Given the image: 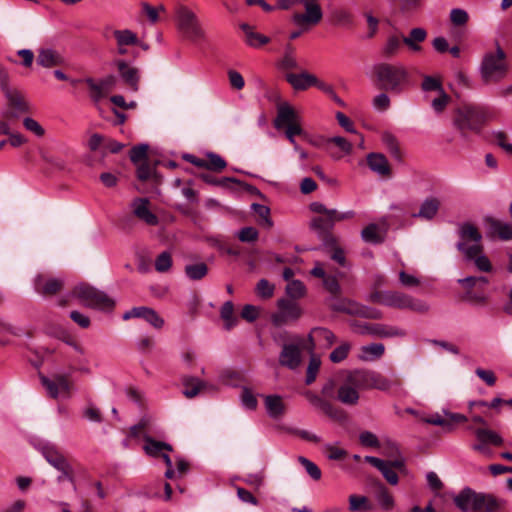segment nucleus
I'll use <instances>...</instances> for the list:
<instances>
[{"label":"nucleus","instance_id":"f257e3e1","mask_svg":"<svg viewBox=\"0 0 512 512\" xmlns=\"http://www.w3.org/2000/svg\"><path fill=\"white\" fill-rule=\"evenodd\" d=\"M312 212L318 214L310 221V228L317 234L318 238L325 246H334L336 238L332 230L337 222L354 218L355 212L352 210L340 212L334 208H327L321 202H312L309 205Z\"/></svg>","mask_w":512,"mask_h":512},{"label":"nucleus","instance_id":"f03ea898","mask_svg":"<svg viewBox=\"0 0 512 512\" xmlns=\"http://www.w3.org/2000/svg\"><path fill=\"white\" fill-rule=\"evenodd\" d=\"M373 71L379 88L394 95L402 94L411 84L410 73L402 64L379 63Z\"/></svg>","mask_w":512,"mask_h":512},{"label":"nucleus","instance_id":"7ed1b4c3","mask_svg":"<svg viewBox=\"0 0 512 512\" xmlns=\"http://www.w3.org/2000/svg\"><path fill=\"white\" fill-rule=\"evenodd\" d=\"M369 300L390 308L410 310L418 314H426L430 311V305L426 301L402 291H375L370 294Z\"/></svg>","mask_w":512,"mask_h":512},{"label":"nucleus","instance_id":"20e7f679","mask_svg":"<svg viewBox=\"0 0 512 512\" xmlns=\"http://www.w3.org/2000/svg\"><path fill=\"white\" fill-rule=\"evenodd\" d=\"M455 505L462 512H496L498 500L491 494L477 493L471 488H464L454 497Z\"/></svg>","mask_w":512,"mask_h":512},{"label":"nucleus","instance_id":"39448f33","mask_svg":"<svg viewBox=\"0 0 512 512\" xmlns=\"http://www.w3.org/2000/svg\"><path fill=\"white\" fill-rule=\"evenodd\" d=\"M483 121L480 109L472 105L457 108L453 118V124L463 138H467L469 132H479Z\"/></svg>","mask_w":512,"mask_h":512},{"label":"nucleus","instance_id":"423d86ee","mask_svg":"<svg viewBox=\"0 0 512 512\" xmlns=\"http://www.w3.org/2000/svg\"><path fill=\"white\" fill-rule=\"evenodd\" d=\"M73 295L85 306L93 309L111 311L115 306L114 300L106 293L87 284L77 285L73 290Z\"/></svg>","mask_w":512,"mask_h":512},{"label":"nucleus","instance_id":"0eeeda50","mask_svg":"<svg viewBox=\"0 0 512 512\" xmlns=\"http://www.w3.org/2000/svg\"><path fill=\"white\" fill-rule=\"evenodd\" d=\"M273 125L277 130L285 129L286 138H295V136L304 133L300 116L287 103L278 106L277 116L273 121Z\"/></svg>","mask_w":512,"mask_h":512},{"label":"nucleus","instance_id":"6e6552de","mask_svg":"<svg viewBox=\"0 0 512 512\" xmlns=\"http://www.w3.org/2000/svg\"><path fill=\"white\" fill-rule=\"evenodd\" d=\"M505 58V52L499 46H497L495 53L489 52L484 56L480 72L486 82L498 81L506 75L507 64Z\"/></svg>","mask_w":512,"mask_h":512},{"label":"nucleus","instance_id":"1a4fd4ad","mask_svg":"<svg viewBox=\"0 0 512 512\" xmlns=\"http://www.w3.org/2000/svg\"><path fill=\"white\" fill-rule=\"evenodd\" d=\"M177 27L179 31L191 41L204 39L205 32L195 15V13L185 6L177 9L176 13Z\"/></svg>","mask_w":512,"mask_h":512},{"label":"nucleus","instance_id":"9d476101","mask_svg":"<svg viewBox=\"0 0 512 512\" xmlns=\"http://www.w3.org/2000/svg\"><path fill=\"white\" fill-rule=\"evenodd\" d=\"M6 99L7 109L2 112V117L18 119L21 115L31 112V104L24 94L15 87H8L2 91Z\"/></svg>","mask_w":512,"mask_h":512},{"label":"nucleus","instance_id":"9b49d317","mask_svg":"<svg viewBox=\"0 0 512 512\" xmlns=\"http://www.w3.org/2000/svg\"><path fill=\"white\" fill-rule=\"evenodd\" d=\"M294 342L284 344L279 355L280 365L291 370L298 368L301 364V350L306 349L307 345L300 337L293 338Z\"/></svg>","mask_w":512,"mask_h":512},{"label":"nucleus","instance_id":"f8f14e48","mask_svg":"<svg viewBox=\"0 0 512 512\" xmlns=\"http://www.w3.org/2000/svg\"><path fill=\"white\" fill-rule=\"evenodd\" d=\"M277 306L278 311L271 317L272 323L276 327L297 321L302 315V309L296 302L280 299L278 300Z\"/></svg>","mask_w":512,"mask_h":512},{"label":"nucleus","instance_id":"ddd939ff","mask_svg":"<svg viewBox=\"0 0 512 512\" xmlns=\"http://www.w3.org/2000/svg\"><path fill=\"white\" fill-rule=\"evenodd\" d=\"M317 1L318 0H292L293 3H300L305 7V13H295L292 16V21L299 26L318 24L323 17V13Z\"/></svg>","mask_w":512,"mask_h":512},{"label":"nucleus","instance_id":"4468645a","mask_svg":"<svg viewBox=\"0 0 512 512\" xmlns=\"http://www.w3.org/2000/svg\"><path fill=\"white\" fill-rule=\"evenodd\" d=\"M40 380L50 397L69 396L72 384L67 375L55 374L51 378L42 375Z\"/></svg>","mask_w":512,"mask_h":512},{"label":"nucleus","instance_id":"2eb2a0df","mask_svg":"<svg viewBox=\"0 0 512 512\" xmlns=\"http://www.w3.org/2000/svg\"><path fill=\"white\" fill-rule=\"evenodd\" d=\"M84 82L89 88L91 100L98 104L115 87L117 79L114 75H107L98 82L92 78H86Z\"/></svg>","mask_w":512,"mask_h":512},{"label":"nucleus","instance_id":"dca6fc26","mask_svg":"<svg viewBox=\"0 0 512 512\" xmlns=\"http://www.w3.org/2000/svg\"><path fill=\"white\" fill-rule=\"evenodd\" d=\"M361 334H368L378 338H402L406 336V331L400 327L386 325L381 323H365L359 326Z\"/></svg>","mask_w":512,"mask_h":512},{"label":"nucleus","instance_id":"f3484780","mask_svg":"<svg viewBox=\"0 0 512 512\" xmlns=\"http://www.w3.org/2000/svg\"><path fill=\"white\" fill-rule=\"evenodd\" d=\"M335 340L336 336L331 330L324 327H315L308 334L306 350L309 353H312L317 346L328 348L335 342Z\"/></svg>","mask_w":512,"mask_h":512},{"label":"nucleus","instance_id":"a211bd4d","mask_svg":"<svg viewBox=\"0 0 512 512\" xmlns=\"http://www.w3.org/2000/svg\"><path fill=\"white\" fill-rule=\"evenodd\" d=\"M131 318H143L156 329H161L164 325V319L154 309L146 306L134 307L124 313V320Z\"/></svg>","mask_w":512,"mask_h":512},{"label":"nucleus","instance_id":"6ab92c4d","mask_svg":"<svg viewBox=\"0 0 512 512\" xmlns=\"http://www.w3.org/2000/svg\"><path fill=\"white\" fill-rule=\"evenodd\" d=\"M133 214L147 225L155 226L159 223L158 217L150 210V201L147 198H135L131 203Z\"/></svg>","mask_w":512,"mask_h":512},{"label":"nucleus","instance_id":"aec40b11","mask_svg":"<svg viewBox=\"0 0 512 512\" xmlns=\"http://www.w3.org/2000/svg\"><path fill=\"white\" fill-rule=\"evenodd\" d=\"M311 275L323 280V286L325 290L332 296H338L341 293V287L339 285L338 276L327 274L320 263H316L314 268L310 271Z\"/></svg>","mask_w":512,"mask_h":512},{"label":"nucleus","instance_id":"412c9836","mask_svg":"<svg viewBox=\"0 0 512 512\" xmlns=\"http://www.w3.org/2000/svg\"><path fill=\"white\" fill-rule=\"evenodd\" d=\"M360 399L358 388L350 382V377L347 376L344 383L337 389V400L344 405L354 406L357 405Z\"/></svg>","mask_w":512,"mask_h":512},{"label":"nucleus","instance_id":"4be33fe9","mask_svg":"<svg viewBox=\"0 0 512 512\" xmlns=\"http://www.w3.org/2000/svg\"><path fill=\"white\" fill-rule=\"evenodd\" d=\"M43 456L50 465L60 472H63V474L72 481L71 467L65 457L58 450L52 447H47L43 450Z\"/></svg>","mask_w":512,"mask_h":512},{"label":"nucleus","instance_id":"5701e85b","mask_svg":"<svg viewBox=\"0 0 512 512\" xmlns=\"http://www.w3.org/2000/svg\"><path fill=\"white\" fill-rule=\"evenodd\" d=\"M63 280L60 278H47L39 275L35 279V290L44 296H51L59 292L63 287Z\"/></svg>","mask_w":512,"mask_h":512},{"label":"nucleus","instance_id":"b1692460","mask_svg":"<svg viewBox=\"0 0 512 512\" xmlns=\"http://www.w3.org/2000/svg\"><path fill=\"white\" fill-rule=\"evenodd\" d=\"M116 65L123 81L130 87L132 91H138L140 80L139 70L123 60L117 61Z\"/></svg>","mask_w":512,"mask_h":512},{"label":"nucleus","instance_id":"393cba45","mask_svg":"<svg viewBox=\"0 0 512 512\" xmlns=\"http://www.w3.org/2000/svg\"><path fill=\"white\" fill-rule=\"evenodd\" d=\"M36 61L38 65L47 69L61 66L65 63L64 57L52 48L39 49Z\"/></svg>","mask_w":512,"mask_h":512},{"label":"nucleus","instance_id":"a878e982","mask_svg":"<svg viewBox=\"0 0 512 512\" xmlns=\"http://www.w3.org/2000/svg\"><path fill=\"white\" fill-rule=\"evenodd\" d=\"M369 168L381 177L391 176V167L387 158L381 153H369L367 155Z\"/></svg>","mask_w":512,"mask_h":512},{"label":"nucleus","instance_id":"bb28decb","mask_svg":"<svg viewBox=\"0 0 512 512\" xmlns=\"http://www.w3.org/2000/svg\"><path fill=\"white\" fill-rule=\"evenodd\" d=\"M304 395L312 406L321 410L327 416L337 420L340 418V412L327 400L311 391H307Z\"/></svg>","mask_w":512,"mask_h":512},{"label":"nucleus","instance_id":"cd10ccee","mask_svg":"<svg viewBox=\"0 0 512 512\" xmlns=\"http://www.w3.org/2000/svg\"><path fill=\"white\" fill-rule=\"evenodd\" d=\"M441 202L436 197H427L423 200L420 205L419 211L413 214V217L424 219V220H433L440 209Z\"/></svg>","mask_w":512,"mask_h":512},{"label":"nucleus","instance_id":"c85d7f7f","mask_svg":"<svg viewBox=\"0 0 512 512\" xmlns=\"http://www.w3.org/2000/svg\"><path fill=\"white\" fill-rule=\"evenodd\" d=\"M286 80L295 90L299 91L306 90L310 86H314V83H317V77L308 72H301L299 74L288 73Z\"/></svg>","mask_w":512,"mask_h":512},{"label":"nucleus","instance_id":"c756f323","mask_svg":"<svg viewBox=\"0 0 512 512\" xmlns=\"http://www.w3.org/2000/svg\"><path fill=\"white\" fill-rule=\"evenodd\" d=\"M365 461L377 468L389 484L396 485L398 483V475L387 461L374 456H366Z\"/></svg>","mask_w":512,"mask_h":512},{"label":"nucleus","instance_id":"7c9ffc66","mask_svg":"<svg viewBox=\"0 0 512 512\" xmlns=\"http://www.w3.org/2000/svg\"><path fill=\"white\" fill-rule=\"evenodd\" d=\"M240 28L242 29V31L245 34L246 44L249 45L250 47L259 48L262 45L269 43V41H270V39L267 36L255 32L253 27L246 23H242L240 25Z\"/></svg>","mask_w":512,"mask_h":512},{"label":"nucleus","instance_id":"2f4dec72","mask_svg":"<svg viewBox=\"0 0 512 512\" xmlns=\"http://www.w3.org/2000/svg\"><path fill=\"white\" fill-rule=\"evenodd\" d=\"M267 414L274 419L281 417L285 412V405L279 395H268L264 399Z\"/></svg>","mask_w":512,"mask_h":512},{"label":"nucleus","instance_id":"473e14b6","mask_svg":"<svg viewBox=\"0 0 512 512\" xmlns=\"http://www.w3.org/2000/svg\"><path fill=\"white\" fill-rule=\"evenodd\" d=\"M427 37V33L423 28H413L407 37H403L402 41L413 52L421 50L420 43Z\"/></svg>","mask_w":512,"mask_h":512},{"label":"nucleus","instance_id":"72a5a7b5","mask_svg":"<svg viewBox=\"0 0 512 512\" xmlns=\"http://www.w3.org/2000/svg\"><path fill=\"white\" fill-rule=\"evenodd\" d=\"M385 347L382 343H372L360 348L359 359L365 362L379 359L383 356Z\"/></svg>","mask_w":512,"mask_h":512},{"label":"nucleus","instance_id":"f704fd0d","mask_svg":"<svg viewBox=\"0 0 512 512\" xmlns=\"http://www.w3.org/2000/svg\"><path fill=\"white\" fill-rule=\"evenodd\" d=\"M350 382L353 383L358 390H370V370L358 369L348 374Z\"/></svg>","mask_w":512,"mask_h":512},{"label":"nucleus","instance_id":"c9c22d12","mask_svg":"<svg viewBox=\"0 0 512 512\" xmlns=\"http://www.w3.org/2000/svg\"><path fill=\"white\" fill-rule=\"evenodd\" d=\"M182 384L184 386L183 394L187 398H194L205 387V383L203 381L190 376L183 377Z\"/></svg>","mask_w":512,"mask_h":512},{"label":"nucleus","instance_id":"e433bc0d","mask_svg":"<svg viewBox=\"0 0 512 512\" xmlns=\"http://www.w3.org/2000/svg\"><path fill=\"white\" fill-rule=\"evenodd\" d=\"M474 433L477 440L483 444H492L494 446H500L503 444V438L493 430L477 428Z\"/></svg>","mask_w":512,"mask_h":512},{"label":"nucleus","instance_id":"4c0bfd02","mask_svg":"<svg viewBox=\"0 0 512 512\" xmlns=\"http://www.w3.org/2000/svg\"><path fill=\"white\" fill-rule=\"evenodd\" d=\"M381 140L391 156L396 160L401 161L403 155L397 138L390 132H383L381 135Z\"/></svg>","mask_w":512,"mask_h":512},{"label":"nucleus","instance_id":"58836bf2","mask_svg":"<svg viewBox=\"0 0 512 512\" xmlns=\"http://www.w3.org/2000/svg\"><path fill=\"white\" fill-rule=\"evenodd\" d=\"M363 241L379 244L384 240V231L376 224H369L361 231Z\"/></svg>","mask_w":512,"mask_h":512},{"label":"nucleus","instance_id":"ea45409f","mask_svg":"<svg viewBox=\"0 0 512 512\" xmlns=\"http://www.w3.org/2000/svg\"><path fill=\"white\" fill-rule=\"evenodd\" d=\"M489 229L491 234L498 235L502 240L512 239V225L510 223L491 220Z\"/></svg>","mask_w":512,"mask_h":512},{"label":"nucleus","instance_id":"a19ab883","mask_svg":"<svg viewBox=\"0 0 512 512\" xmlns=\"http://www.w3.org/2000/svg\"><path fill=\"white\" fill-rule=\"evenodd\" d=\"M349 510L351 512H370L373 510V505L367 497L354 494L349 496Z\"/></svg>","mask_w":512,"mask_h":512},{"label":"nucleus","instance_id":"79ce46f5","mask_svg":"<svg viewBox=\"0 0 512 512\" xmlns=\"http://www.w3.org/2000/svg\"><path fill=\"white\" fill-rule=\"evenodd\" d=\"M375 497L383 510L389 511L394 507V499L383 484H377Z\"/></svg>","mask_w":512,"mask_h":512},{"label":"nucleus","instance_id":"37998d69","mask_svg":"<svg viewBox=\"0 0 512 512\" xmlns=\"http://www.w3.org/2000/svg\"><path fill=\"white\" fill-rule=\"evenodd\" d=\"M251 208L259 217L257 222L260 226H262L265 229H270L273 226V221L270 218L269 207L262 204L253 203L251 205Z\"/></svg>","mask_w":512,"mask_h":512},{"label":"nucleus","instance_id":"c03bdc74","mask_svg":"<svg viewBox=\"0 0 512 512\" xmlns=\"http://www.w3.org/2000/svg\"><path fill=\"white\" fill-rule=\"evenodd\" d=\"M402 39L397 35H390L382 47V55L386 58L395 56L402 45Z\"/></svg>","mask_w":512,"mask_h":512},{"label":"nucleus","instance_id":"a18cd8bd","mask_svg":"<svg viewBox=\"0 0 512 512\" xmlns=\"http://www.w3.org/2000/svg\"><path fill=\"white\" fill-rule=\"evenodd\" d=\"M114 37L117 41L118 47H123L127 45H135L138 42V38L134 32L128 29L124 30H115L113 32Z\"/></svg>","mask_w":512,"mask_h":512},{"label":"nucleus","instance_id":"49530a36","mask_svg":"<svg viewBox=\"0 0 512 512\" xmlns=\"http://www.w3.org/2000/svg\"><path fill=\"white\" fill-rule=\"evenodd\" d=\"M392 383L381 373L370 370V389H378L381 391H387L390 389Z\"/></svg>","mask_w":512,"mask_h":512},{"label":"nucleus","instance_id":"de8ad7c7","mask_svg":"<svg viewBox=\"0 0 512 512\" xmlns=\"http://www.w3.org/2000/svg\"><path fill=\"white\" fill-rule=\"evenodd\" d=\"M371 103L373 109L380 113L388 111L391 107L390 96L388 95V92L385 90L375 95Z\"/></svg>","mask_w":512,"mask_h":512},{"label":"nucleus","instance_id":"09e8293b","mask_svg":"<svg viewBox=\"0 0 512 512\" xmlns=\"http://www.w3.org/2000/svg\"><path fill=\"white\" fill-rule=\"evenodd\" d=\"M328 144H333L340 149L341 153L331 152V155L336 159L341 158L343 154H350L352 151V144L344 137H332L328 140Z\"/></svg>","mask_w":512,"mask_h":512},{"label":"nucleus","instance_id":"8fccbe9b","mask_svg":"<svg viewBox=\"0 0 512 512\" xmlns=\"http://www.w3.org/2000/svg\"><path fill=\"white\" fill-rule=\"evenodd\" d=\"M144 449L147 454L152 455V456H158V455H161L164 451H171L172 448L167 443L155 441L151 438H148L146 440Z\"/></svg>","mask_w":512,"mask_h":512},{"label":"nucleus","instance_id":"3c124183","mask_svg":"<svg viewBox=\"0 0 512 512\" xmlns=\"http://www.w3.org/2000/svg\"><path fill=\"white\" fill-rule=\"evenodd\" d=\"M310 354H311V357H310L309 364L307 367L306 379H305V383L307 385H310L315 381L317 374L319 372V369H320V365H321L320 358L318 356H316L314 354V352H312Z\"/></svg>","mask_w":512,"mask_h":512},{"label":"nucleus","instance_id":"603ef678","mask_svg":"<svg viewBox=\"0 0 512 512\" xmlns=\"http://www.w3.org/2000/svg\"><path fill=\"white\" fill-rule=\"evenodd\" d=\"M221 317L225 321V328L227 330L232 329L236 325L237 319L234 317V305L231 301H227L223 304Z\"/></svg>","mask_w":512,"mask_h":512},{"label":"nucleus","instance_id":"864d4df0","mask_svg":"<svg viewBox=\"0 0 512 512\" xmlns=\"http://www.w3.org/2000/svg\"><path fill=\"white\" fill-rule=\"evenodd\" d=\"M208 267L205 263L187 265L185 273L191 280H200L206 276Z\"/></svg>","mask_w":512,"mask_h":512},{"label":"nucleus","instance_id":"5fc2aeb1","mask_svg":"<svg viewBox=\"0 0 512 512\" xmlns=\"http://www.w3.org/2000/svg\"><path fill=\"white\" fill-rule=\"evenodd\" d=\"M286 294L293 299L302 298L306 294V287L300 280H292L286 286Z\"/></svg>","mask_w":512,"mask_h":512},{"label":"nucleus","instance_id":"6e6d98bb","mask_svg":"<svg viewBox=\"0 0 512 512\" xmlns=\"http://www.w3.org/2000/svg\"><path fill=\"white\" fill-rule=\"evenodd\" d=\"M299 463L305 468L307 474L315 481L321 479L322 473L320 468L312 461L304 456L298 457Z\"/></svg>","mask_w":512,"mask_h":512},{"label":"nucleus","instance_id":"4d7b16f0","mask_svg":"<svg viewBox=\"0 0 512 512\" xmlns=\"http://www.w3.org/2000/svg\"><path fill=\"white\" fill-rule=\"evenodd\" d=\"M458 249L462 251L468 259H475L481 254L482 250L479 242H474L473 244L462 242L458 244Z\"/></svg>","mask_w":512,"mask_h":512},{"label":"nucleus","instance_id":"13d9d810","mask_svg":"<svg viewBox=\"0 0 512 512\" xmlns=\"http://www.w3.org/2000/svg\"><path fill=\"white\" fill-rule=\"evenodd\" d=\"M351 349V345L348 342H344L338 347H336L331 353H330V360L333 363H339L345 360L348 356V353Z\"/></svg>","mask_w":512,"mask_h":512},{"label":"nucleus","instance_id":"bf43d9fd","mask_svg":"<svg viewBox=\"0 0 512 512\" xmlns=\"http://www.w3.org/2000/svg\"><path fill=\"white\" fill-rule=\"evenodd\" d=\"M274 285L266 279H261L256 285V293L262 299H269L274 294Z\"/></svg>","mask_w":512,"mask_h":512},{"label":"nucleus","instance_id":"052dcab7","mask_svg":"<svg viewBox=\"0 0 512 512\" xmlns=\"http://www.w3.org/2000/svg\"><path fill=\"white\" fill-rule=\"evenodd\" d=\"M172 266L171 254L167 251L160 253L155 260V269L160 272H167Z\"/></svg>","mask_w":512,"mask_h":512},{"label":"nucleus","instance_id":"680f3d73","mask_svg":"<svg viewBox=\"0 0 512 512\" xmlns=\"http://www.w3.org/2000/svg\"><path fill=\"white\" fill-rule=\"evenodd\" d=\"M23 126L27 131L33 133L37 137H43L45 135V129L42 125L31 117H25L23 119Z\"/></svg>","mask_w":512,"mask_h":512},{"label":"nucleus","instance_id":"e2e57ef3","mask_svg":"<svg viewBox=\"0 0 512 512\" xmlns=\"http://www.w3.org/2000/svg\"><path fill=\"white\" fill-rule=\"evenodd\" d=\"M148 152L147 144H140L133 147L130 151V159L135 164H140L141 162L146 161Z\"/></svg>","mask_w":512,"mask_h":512},{"label":"nucleus","instance_id":"0e129e2a","mask_svg":"<svg viewBox=\"0 0 512 512\" xmlns=\"http://www.w3.org/2000/svg\"><path fill=\"white\" fill-rule=\"evenodd\" d=\"M241 403L244 408L255 410L257 408L258 401L252 391L249 388L244 387L241 393Z\"/></svg>","mask_w":512,"mask_h":512},{"label":"nucleus","instance_id":"69168bd1","mask_svg":"<svg viewBox=\"0 0 512 512\" xmlns=\"http://www.w3.org/2000/svg\"><path fill=\"white\" fill-rule=\"evenodd\" d=\"M399 282L405 288H416L421 285L419 277L403 270L399 272Z\"/></svg>","mask_w":512,"mask_h":512},{"label":"nucleus","instance_id":"338daca9","mask_svg":"<svg viewBox=\"0 0 512 512\" xmlns=\"http://www.w3.org/2000/svg\"><path fill=\"white\" fill-rule=\"evenodd\" d=\"M449 102L450 96L444 90H441V92L438 93V96L432 100L431 106L436 113H441Z\"/></svg>","mask_w":512,"mask_h":512},{"label":"nucleus","instance_id":"774afa93","mask_svg":"<svg viewBox=\"0 0 512 512\" xmlns=\"http://www.w3.org/2000/svg\"><path fill=\"white\" fill-rule=\"evenodd\" d=\"M359 442L364 447L378 448L380 442L377 436L370 431H363L359 434Z\"/></svg>","mask_w":512,"mask_h":512}]
</instances>
